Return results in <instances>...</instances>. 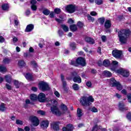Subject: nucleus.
I'll use <instances>...</instances> for the list:
<instances>
[{"label": "nucleus", "instance_id": "f8f14e48", "mask_svg": "<svg viewBox=\"0 0 131 131\" xmlns=\"http://www.w3.org/2000/svg\"><path fill=\"white\" fill-rule=\"evenodd\" d=\"M37 2L35 0H32L31 1V8L32 11H36L37 10V7L36 6V3Z\"/></svg>", "mask_w": 131, "mask_h": 131}, {"label": "nucleus", "instance_id": "b1692460", "mask_svg": "<svg viewBox=\"0 0 131 131\" xmlns=\"http://www.w3.org/2000/svg\"><path fill=\"white\" fill-rule=\"evenodd\" d=\"M18 64L19 67H25L26 66V63L24 60H19Z\"/></svg>", "mask_w": 131, "mask_h": 131}, {"label": "nucleus", "instance_id": "f3484780", "mask_svg": "<svg viewBox=\"0 0 131 131\" xmlns=\"http://www.w3.org/2000/svg\"><path fill=\"white\" fill-rule=\"evenodd\" d=\"M51 128H53L54 130H59V125L57 122H53L51 124Z\"/></svg>", "mask_w": 131, "mask_h": 131}, {"label": "nucleus", "instance_id": "6e6d98bb", "mask_svg": "<svg viewBox=\"0 0 131 131\" xmlns=\"http://www.w3.org/2000/svg\"><path fill=\"white\" fill-rule=\"evenodd\" d=\"M55 12L52 11L51 12H50L49 16L50 17V18H54V17H55Z\"/></svg>", "mask_w": 131, "mask_h": 131}, {"label": "nucleus", "instance_id": "79ce46f5", "mask_svg": "<svg viewBox=\"0 0 131 131\" xmlns=\"http://www.w3.org/2000/svg\"><path fill=\"white\" fill-rule=\"evenodd\" d=\"M10 62H11V60H10L9 58H5L3 60L4 64H9Z\"/></svg>", "mask_w": 131, "mask_h": 131}, {"label": "nucleus", "instance_id": "a211bd4d", "mask_svg": "<svg viewBox=\"0 0 131 131\" xmlns=\"http://www.w3.org/2000/svg\"><path fill=\"white\" fill-rule=\"evenodd\" d=\"M119 108L120 111H126L127 110V107H124V104L123 103H119Z\"/></svg>", "mask_w": 131, "mask_h": 131}, {"label": "nucleus", "instance_id": "58836bf2", "mask_svg": "<svg viewBox=\"0 0 131 131\" xmlns=\"http://www.w3.org/2000/svg\"><path fill=\"white\" fill-rule=\"evenodd\" d=\"M91 111L94 113H97V112H98V108L95 106H93L91 108Z\"/></svg>", "mask_w": 131, "mask_h": 131}, {"label": "nucleus", "instance_id": "aec40b11", "mask_svg": "<svg viewBox=\"0 0 131 131\" xmlns=\"http://www.w3.org/2000/svg\"><path fill=\"white\" fill-rule=\"evenodd\" d=\"M73 81L74 82H77L78 83H80L81 82V78L79 76H77L74 77Z\"/></svg>", "mask_w": 131, "mask_h": 131}, {"label": "nucleus", "instance_id": "bf43d9fd", "mask_svg": "<svg viewBox=\"0 0 131 131\" xmlns=\"http://www.w3.org/2000/svg\"><path fill=\"white\" fill-rule=\"evenodd\" d=\"M100 130H98V126L95 125L94 127H93L92 129V131H98Z\"/></svg>", "mask_w": 131, "mask_h": 131}, {"label": "nucleus", "instance_id": "052dcab7", "mask_svg": "<svg viewBox=\"0 0 131 131\" xmlns=\"http://www.w3.org/2000/svg\"><path fill=\"white\" fill-rule=\"evenodd\" d=\"M101 39H102V41H103V42L106 41V36H105V35L102 36L101 37Z\"/></svg>", "mask_w": 131, "mask_h": 131}, {"label": "nucleus", "instance_id": "4be33fe9", "mask_svg": "<svg viewBox=\"0 0 131 131\" xmlns=\"http://www.w3.org/2000/svg\"><path fill=\"white\" fill-rule=\"evenodd\" d=\"M61 28L64 31V32H68L69 31V28L66 25H61Z\"/></svg>", "mask_w": 131, "mask_h": 131}, {"label": "nucleus", "instance_id": "603ef678", "mask_svg": "<svg viewBox=\"0 0 131 131\" xmlns=\"http://www.w3.org/2000/svg\"><path fill=\"white\" fill-rule=\"evenodd\" d=\"M61 109L63 111H66L67 110V106L62 104H61Z\"/></svg>", "mask_w": 131, "mask_h": 131}, {"label": "nucleus", "instance_id": "2eb2a0df", "mask_svg": "<svg viewBox=\"0 0 131 131\" xmlns=\"http://www.w3.org/2000/svg\"><path fill=\"white\" fill-rule=\"evenodd\" d=\"M40 126L42 128H47L49 126V121H42L40 123Z\"/></svg>", "mask_w": 131, "mask_h": 131}, {"label": "nucleus", "instance_id": "774afa93", "mask_svg": "<svg viewBox=\"0 0 131 131\" xmlns=\"http://www.w3.org/2000/svg\"><path fill=\"white\" fill-rule=\"evenodd\" d=\"M31 90H32V91H33V92H37V89L36 87H32Z\"/></svg>", "mask_w": 131, "mask_h": 131}, {"label": "nucleus", "instance_id": "e2e57ef3", "mask_svg": "<svg viewBox=\"0 0 131 131\" xmlns=\"http://www.w3.org/2000/svg\"><path fill=\"white\" fill-rule=\"evenodd\" d=\"M13 41L15 43V42H17L18 41V38L14 37L13 38Z\"/></svg>", "mask_w": 131, "mask_h": 131}, {"label": "nucleus", "instance_id": "20e7f679", "mask_svg": "<svg viewBox=\"0 0 131 131\" xmlns=\"http://www.w3.org/2000/svg\"><path fill=\"white\" fill-rule=\"evenodd\" d=\"M71 65H73V66H77V64L79 65H81V66H85V59L82 57H78L75 61L73 60L71 61Z\"/></svg>", "mask_w": 131, "mask_h": 131}, {"label": "nucleus", "instance_id": "412c9836", "mask_svg": "<svg viewBox=\"0 0 131 131\" xmlns=\"http://www.w3.org/2000/svg\"><path fill=\"white\" fill-rule=\"evenodd\" d=\"M103 75H104V76H106L107 77H111L112 76V74L111 72L108 71H104L102 73Z\"/></svg>", "mask_w": 131, "mask_h": 131}, {"label": "nucleus", "instance_id": "393cba45", "mask_svg": "<svg viewBox=\"0 0 131 131\" xmlns=\"http://www.w3.org/2000/svg\"><path fill=\"white\" fill-rule=\"evenodd\" d=\"M61 81L62 82V85L63 89H65L66 88V85H67V84L66 83V81H65V78H64V76L63 75H61Z\"/></svg>", "mask_w": 131, "mask_h": 131}, {"label": "nucleus", "instance_id": "0eeeda50", "mask_svg": "<svg viewBox=\"0 0 131 131\" xmlns=\"http://www.w3.org/2000/svg\"><path fill=\"white\" fill-rule=\"evenodd\" d=\"M66 10L67 12H68L70 14H72V13H74V12H75L76 8L75 7V6L71 4L66 6Z\"/></svg>", "mask_w": 131, "mask_h": 131}, {"label": "nucleus", "instance_id": "9b49d317", "mask_svg": "<svg viewBox=\"0 0 131 131\" xmlns=\"http://www.w3.org/2000/svg\"><path fill=\"white\" fill-rule=\"evenodd\" d=\"M31 120L32 122H33V125L34 126H37L39 124V121L36 117H31Z\"/></svg>", "mask_w": 131, "mask_h": 131}, {"label": "nucleus", "instance_id": "a18cd8bd", "mask_svg": "<svg viewBox=\"0 0 131 131\" xmlns=\"http://www.w3.org/2000/svg\"><path fill=\"white\" fill-rule=\"evenodd\" d=\"M95 4L96 5H102L103 4V0H95Z\"/></svg>", "mask_w": 131, "mask_h": 131}, {"label": "nucleus", "instance_id": "3c124183", "mask_svg": "<svg viewBox=\"0 0 131 131\" xmlns=\"http://www.w3.org/2000/svg\"><path fill=\"white\" fill-rule=\"evenodd\" d=\"M16 124H19V125H22V124H23V122L19 120H16Z\"/></svg>", "mask_w": 131, "mask_h": 131}, {"label": "nucleus", "instance_id": "de8ad7c7", "mask_svg": "<svg viewBox=\"0 0 131 131\" xmlns=\"http://www.w3.org/2000/svg\"><path fill=\"white\" fill-rule=\"evenodd\" d=\"M77 26H78L79 28H81L82 27H83V24L81 21H78L77 23Z\"/></svg>", "mask_w": 131, "mask_h": 131}, {"label": "nucleus", "instance_id": "c85d7f7f", "mask_svg": "<svg viewBox=\"0 0 131 131\" xmlns=\"http://www.w3.org/2000/svg\"><path fill=\"white\" fill-rule=\"evenodd\" d=\"M7 68L4 66H0V72H2V73H4V72H7Z\"/></svg>", "mask_w": 131, "mask_h": 131}, {"label": "nucleus", "instance_id": "680f3d73", "mask_svg": "<svg viewBox=\"0 0 131 131\" xmlns=\"http://www.w3.org/2000/svg\"><path fill=\"white\" fill-rule=\"evenodd\" d=\"M6 86L7 90H11L12 89V86H11V85H10L9 84H6Z\"/></svg>", "mask_w": 131, "mask_h": 131}, {"label": "nucleus", "instance_id": "4c0bfd02", "mask_svg": "<svg viewBox=\"0 0 131 131\" xmlns=\"http://www.w3.org/2000/svg\"><path fill=\"white\" fill-rule=\"evenodd\" d=\"M71 50H74L76 49V45L75 43H71L70 45Z\"/></svg>", "mask_w": 131, "mask_h": 131}, {"label": "nucleus", "instance_id": "423d86ee", "mask_svg": "<svg viewBox=\"0 0 131 131\" xmlns=\"http://www.w3.org/2000/svg\"><path fill=\"white\" fill-rule=\"evenodd\" d=\"M39 89L41 90V91H49L50 90V87L49 86V84L48 83H46L45 82H41L39 83Z\"/></svg>", "mask_w": 131, "mask_h": 131}, {"label": "nucleus", "instance_id": "f704fd0d", "mask_svg": "<svg viewBox=\"0 0 131 131\" xmlns=\"http://www.w3.org/2000/svg\"><path fill=\"white\" fill-rule=\"evenodd\" d=\"M98 21L100 24H104V22H105V18L104 17H100L98 18Z\"/></svg>", "mask_w": 131, "mask_h": 131}, {"label": "nucleus", "instance_id": "8fccbe9b", "mask_svg": "<svg viewBox=\"0 0 131 131\" xmlns=\"http://www.w3.org/2000/svg\"><path fill=\"white\" fill-rule=\"evenodd\" d=\"M54 95L57 98H60V93L57 91H54Z\"/></svg>", "mask_w": 131, "mask_h": 131}, {"label": "nucleus", "instance_id": "39448f33", "mask_svg": "<svg viewBox=\"0 0 131 131\" xmlns=\"http://www.w3.org/2000/svg\"><path fill=\"white\" fill-rule=\"evenodd\" d=\"M110 83L112 86H116L117 90L119 91L122 90V86L120 84L119 82H117L114 78H112L110 79Z\"/></svg>", "mask_w": 131, "mask_h": 131}, {"label": "nucleus", "instance_id": "5fc2aeb1", "mask_svg": "<svg viewBox=\"0 0 131 131\" xmlns=\"http://www.w3.org/2000/svg\"><path fill=\"white\" fill-rule=\"evenodd\" d=\"M126 117L127 119H128V120H130V121H131V113H128L127 114Z\"/></svg>", "mask_w": 131, "mask_h": 131}, {"label": "nucleus", "instance_id": "cd10ccee", "mask_svg": "<svg viewBox=\"0 0 131 131\" xmlns=\"http://www.w3.org/2000/svg\"><path fill=\"white\" fill-rule=\"evenodd\" d=\"M30 99L31 101H36V100H37V95L35 94H31L30 95Z\"/></svg>", "mask_w": 131, "mask_h": 131}, {"label": "nucleus", "instance_id": "c03bdc74", "mask_svg": "<svg viewBox=\"0 0 131 131\" xmlns=\"http://www.w3.org/2000/svg\"><path fill=\"white\" fill-rule=\"evenodd\" d=\"M55 14H60L61 13V9L60 8H55L54 9Z\"/></svg>", "mask_w": 131, "mask_h": 131}, {"label": "nucleus", "instance_id": "7ed1b4c3", "mask_svg": "<svg viewBox=\"0 0 131 131\" xmlns=\"http://www.w3.org/2000/svg\"><path fill=\"white\" fill-rule=\"evenodd\" d=\"M51 103H52L53 105V106L51 108V112H52L53 114L56 115V116H60V115L62 114V113L60 112V110L58 107H57V104L58 102H57V101L56 100H52L51 101Z\"/></svg>", "mask_w": 131, "mask_h": 131}, {"label": "nucleus", "instance_id": "9d476101", "mask_svg": "<svg viewBox=\"0 0 131 131\" xmlns=\"http://www.w3.org/2000/svg\"><path fill=\"white\" fill-rule=\"evenodd\" d=\"M38 100L41 103L46 102V94L42 93H40L38 96Z\"/></svg>", "mask_w": 131, "mask_h": 131}, {"label": "nucleus", "instance_id": "4d7b16f0", "mask_svg": "<svg viewBox=\"0 0 131 131\" xmlns=\"http://www.w3.org/2000/svg\"><path fill=\"white\" fill-rule=\"evenodd\" d=\"M127 98L128 99V101L129 103H131V94H128L127 96Z\"/></svg>", "mask_w": 131, "mask_h": 131}, {"label": "nucleus", "instance_id": "49530a36", "mask_svg": "<svg viewBox=\"0 0 131 131\" xmlns=\"http://www.w3.org/2000/svg\"><path fill=\"white\" fill-rule=\"evenodd\" d=\"M112 63L114 67H117L118 66V62L117 61L113 60Z\"/></svg>", "mask_w": 131, "mask_h": 131}, {"label": "nucleus", "instance_id": "c9c22d12", "mask_svg": "<svg viewBox=\"0 0 131 131\" xmlns=\"http://www.w3.org/2000/svg\"><path fill=\"white\" fill-rule=\"evenodd\" d=\"M73 89L74 91H78L79 90V86L77 84H74L73 85Z\"/></svg>", "mask_w": 131, "mask_h": 131}, {"label": "nucleus", "instance_id": "338daca9", "mask_svg": "<svg viewBox=\"0 0 131 131\" xmlns=\"http://www.w3.org/2000/svg\"><path fill=\"white\" fill-rule=\"evenodd\" d=\"M55 20L56 22H58V23H61L62 22V19H60L59 18H55Z\"/></svg>", "mask_w": 131, "mask_h": 131}, {"label": "nucleus", "instance_id": "a19ab883", "mask_svg": "<svg viewBox=\"0 0 131 131\" xmlns=\"http://www.w3.org/2000/svg\"><path fill=\"white\" fill-rule=\"evenodd\" d=\"M37 113L39 115H46V112L43 111L39 110L37 112Z\"/></svg>", "mask_w": 131, "mask_h": 131}, {"label": "nucleus", "instance_id": "c756f323", "mask_svg": "<svg viewBox=\"0 0 131 131\" xmlns=\"http://www.w3.org/2000/svg\"><path fill=\"white\" fill-rule=\"evenodd\" d=\"M25 77L28 80H32V75L29 73L26 74Z\"/></svg>", "mask_w": 131, "mask_h": 131}, {"label": "nucleus", "instance_id": "6ab92c4d", "mask_svg": "<svg viewBox=\"0 0 131 131\" xmlns=\"http://www.w3.org/2000/svg\"><path fill=\"white\" fill-rule=\"evenodd\" d=\"M104 27L106 29H108L111 27V21L110 20H105V22L104 23Z\"/></svg>", "mask_w": 131, "mask_h": 131}, {"label": "nucleus", "instance_id": "a878e982", "mask_svg": "<svg viewBox=\"0 0 131 131\" xmlns=\"http://www.w3.org/2000/svg\"><path fill=\"white\" fill-rule=\"evenodd\" d=\"M70 28L71 31L74 32L77 30V27L75 25H72L70 26Z\"/></svg>", "mask_w": 131, "mask_h": 131}, {"label": "nucleus", "instance_id": "13d9d810", "mask_svg": "<svg viewBox=\"0 0 131 131\" xmlns=\"http://www.w3.org/2000/svg\"><path fill=\"white\" fill-rule=\"evenodd\" d=\"M90 15H91V16H97V15H98V13L95 11H92L90 13Z\"/></svg>", "mask_w": 131, "mask_h": 131}, {"label": "nucleus", "instance_id": "72a5a7b5", "mask_svg": "<svg viewBox=\"0 0 131 131\" xmlns=\"http://www.w3.org/2000/svg\"><path fill=\"white\" fill-rule=\"evenodd\" d=\"M2 9L4 10V11H8V10H9V5H8V4L3 5Z\"/></svg>", "mask_w": 131, "mask_h": 131}, {"label": "nucleus", "instance_id": "6e6552de", "mask_svg": "<svg viewBox=\"0 0 131 131\" xmlns=\"http://www.w3.org/2000/svg\"><path fill=\"white\" fill-rule=\"evenodd\" d=\"M112 54L113 57H115V58L119 59V58L121 57V55H122V52L121 51L115 50L112 51Z\"/></svg>", "mask_w": 131, "mask_h": 131}, {"label": "nucleus", "instance_id": "7c9ffc66", "mask_svg": "<svg viewBox=\"0 0 131 131\" xmlns=\"http://www.w3.org/2000/svg\"><path fill=\"white\" fill-rule=\"evenodd\" d=\"M31 65L33 68H37V63L35 61H31Z\"/></svg>", "mask_w": 131, "mask_h": 131}, {"label": "nucleus", "instance_id": "ddd939ff", "mask_svg": "<svg viewBox=\"0 0 131 131\" xmlns=\"http://www.w3.org/2000/svg\"><path fill=\"white\" fill-rule=\"evenodd\" d=\"M73 126L72 124H69L67 127H63L62 128L63 131H73Z\"/></svg>", "mask_w": 131, "mask_h": 131}, {"label": "nucleus", "instance_id": "dca6fc26", "mask_svg": "<svg viewBox=\"0 0 131 131\" xmlns=\"http://www.w3.org/2000/svg\"><path fill=\"white\" fill-rule=\"evenodd\" d=\"M85 41H86V42L90 43V45H94V43H95V40L89 37H86L85 38Z\"/></svg>", "mask_w": 131, "mask_h": 131}, {"label": "nucleus", "instance_id": "2f4dec72", "mask_svg": "<svg viewBox=\"0 0 131 131\" xmlns=\"http://www.w3.org/2000/svg\"><path fill=\"white\" fill-rule=\"evenodd\" d=\"M77 116L78 117H81L82 116V111L80 108L77 109Z\"/></svg>", "mask_w": 131, "mask_h": 131}, {"label": "nucleus", "instance_id": "69168bd1", "mask_svg": "<svg viewBox=\"0 0 131 131\" xmlns=\"http://www.w3.org/2000/svg\"><path fill=\"white\" fill-rule=\"evenodd\" d=\"M4 41H5V38L3 36H0V42H4Z\"/></svg>", "mask_w": 131, "mask_h": 131}, {"label": "nucleus", "instance_id": "ea45409f", "mask_svg": "<svg viewBox=\"0 0 131 131\" xmlns=\"http://www.w3.org/2000/svg\"><path fill=\"white\" fill-rule=\"evenodd\" d=\"M6 110V107L5 106V104L2 103L0 105V111H5Z\"/></svg>", "mask_w": 131, "mask_h": 131}, {"label": "nucleus", "instance_id": "1a4fd4ad", "mask_svg": "<svg viewBox=\"0 0 131 131\" xmlns=\"http://www.w3.org/2000/svg\"><path fill=\"white\" fill-rule=\"evenodd\" d=\"M119 73H120L124 77H128L129 75V72L127 70L124 69H121L118 70Z\"/></svg>", "mask_w": 131, "mask_h": 131}, {"label": "nucleus", "instance_id": "f257e3e1", "mask_svg": "<svg viewBox=\"0 0 131 131\" xmlns=\"http://www.w3.org/2000/svg\"><path fill=\"white\" fill-rule=\"evenodd\" d=\"M118 36L121 43L124 45L127 42V38L129 36V30H121L118 32Z\"/></svg>", "mask_w": 131, "mask_h": 131}, {"label": "nucleus", "instance_id": "5701e85b", "mask_svg": "<svg viewBox=\"0 0 131 131\" xmlns=\"http://www.w3.org/2000/svg\"><path fill=\"white\" fill-rule=\"evenodd\" d=\"M5 79L7 82H8V83H11L12 81V77L10 75H7L5 76Z\"/></svg>", "mask_w": 131, "mask_h": 131}, {"label": "nucleus", "instance_id": "473e14b6", "mask_svg": "<svg viewBox=\"0 0 131 131\" xmlns=\"http://www.w3.org/2000/svg\"><path fill=\"white\" fill-rule=\"evenodd\" d=\"M42 13L44 15H46V16H48L50 15V11L48 9H45L43 10Z\"/></svg>", "mask_w": 131, "mask_h": 131}, {"label": "nucleus", "instance_id": "37998d69", "mask_svg": "<svg viewBox=\"0 0 131 131\" xmlns=\"http://www.w3.org/2000/svg\"><path fill=\"white\" fill-rule=\"evenodd\" d=\"M88 19L89 21H91V22H94L95 21V18L92 17L91 15H88Z\"/></svg>", "mask_w": 131, "mask_h": 131}, {"label": "nucleus", "instance_id": "0e129e2a", "mask_svg": "<svg viewBox=\"0 0 131 131\" xmlns=\"http://www.w3.org/2000/svg\"><path fill=\"white\" fill-rule=\"evenodd\" d=\"M122 94H123V95H127V92H126V90L125 89H123L121 91Z\"/></svg>", "mask_w": 131, "mask_h": 131}, {"label": "nucleus", "instance_id": "f03ea898", "mask_svg": "<svg viewBox=\"0 0 131 131\" xmlns=\"http://www.w3.org/2000/svg\"><path fill=\"white\" fill-rule=\"evenodd\" d=\"M95 99L93 98V96H90L89 97L84 96L80 99V103L82 106L86 107L88 106H91L92 103H94Z\"/></svg>", "mask_w": 131, "mask_h": 131}, {"label": "nucleus", "instance_id": "4468645a", "mask_svg": "<svg viewBox=\"0 0 131 131\" xmlns=\"http://www.w3.org/2000/svg\"><path fill=\"white\" fill-rule=\"evenodd\" d=\"M34 29V25L33 24L28 25L25 30L26 32H31V31Z\"/></svg>", "mask_w": 131, "mask_h": 131}, {"label": "nucleus", "instance_id": "bb28decb", "mask_svg": "<svg viewBox=\"0 0 131 131\" xmlns=\"http://www.w3.org/2000/svg\"><path fill=\"white\" fill-rule=\"evenodd\" d=\"M103 65L105 67H108V66H110V61L108 59H105L103 62Z\"/></svg>", "mask_w": 131, "mask_h": 131}, {"label": "nucleus", "instance_id": "e433bc0d", "mask_svg": "<svg viewBox=\"0 0 131 131\" xmlns=\"http://www.w3.org/2000/svg\"><path fill=\"white\" fill-rule=\"evenodd\" d=\"M20 83H21L19 82V81H18L16 80H15L14 81V85H15V86L17 89H18L19 88V86H20Z\"/></svg>", "mask_w": 131, "mask_h": 131}, {"label": "nucleus", "instance_id": "09e8293b", "mask_svg": "<svg viewBox=\"0 0 131 131\" xmlns=\"http://www.w3.org/2000/svg\"><path fill=\"white\" fill-rule=\"evenodd\" d=\"M58 34L59 35V36H62L63 34H64V32H63V31L59 30L58 32Z\"/></svg>", "mask_w": 131, "mask_h": 131}, {"label": "nucleus", "instance_id": "864d4df0", "mask_svg": "<svg viewBox=\"0 0 131 131\" xmlns=\"http://www.w3.org/2000/svg\"><path fill=\"white\" fill-rule=\"evenodd\" d=\"M86 85L88 87V88H92V82L91 81H88L86 83Z\"/></svg>", "mask_w": 131, "mask_h": 131}]
</instances>
